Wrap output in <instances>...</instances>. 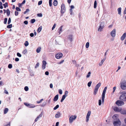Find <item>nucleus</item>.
I'll list each match as a JSON object with an SVG mask.
<instances>
[{
    "label": "nucleus",
    "mask_w": 126,
    "mask_h": 126,
    "mask_svg": "<svg viewBox=\"0 0 126 126\" xmlns=\"http://www.w3.org/2000/svg\"><path fill=\"white\" fill-rule=\"evenodd\" d=\"M106 57H105L101 61V62H100L99 63V66H101L102 65V64H103L105 60L106 59Z\"/></svg>",
    "instance_id": "obj_15"
},
{
    "label": "nucleus",
    "mask_w": 126,
    "mask_h": 126,
    "mask_svg": "<svg viewBox=\"0 0 126 126\" xmlns=\"http://www.w3.org/2000/svg\"><path fill=\"white\" fill-rule=\"evenodd\" d=\"M64 62V60H62L60 62H59V63H58V64H61V63H63Z\"/></svg>",
    "instance_id": "obj_57"
},
{
    "label": "nucleus",
    "mask_w": 126,
    "mask_h": 126,
    "mask_svg": "<svg viewBox=\"0 0 126 126\" xmlns=\"http://www.w3.org/2000/svg\"><path fill=\"white\" fill-rule=\"evenodd\" d=\"M68 92L67 91H65V92L64 94L63 95L61 99V102H62L63 100L65 99L66 97L67 96Z\"/></svg>",
    "instance_id": "obj_7"
},
{
    "label": "nucleus",
    "mask_w": 126,
    "mask_h": 126,
    "mask_svg": "<svg viewBox=\"0 0 126 126\" xmlns=\"http://www.w3.org/2000/svg\"><path fill=\"white\" fill-rule=\"evenodd\" d=\"M12 64H9L8 65V67L9 68L11 69L12 68Z\"/></svg>",
    "instance_id": "obj_45"
},
{
    "label": "nucleus",
    "mask_w": 126,
    "mask_h": 126,
    "mask_svg": "<svg viewBox=\"0 0 126 126\" xmlns=\"http://www.w3.org/2000/svg\"><path fill=\"white\" fill-rule=\"evenodd\" d=\"M49 74V72L47 71H46L45 72V74L47 75H48Z\"/></svg>",
    "instance_id": "obj_64"
},
{
    "label": "nucleus",
    "mask_w": 126,
    "mask_h": 126,
    "mask_svg": "<svg viewBox=\"0 0 126 126\" xmlns=\"http://www.w3.org/2000/svg\"><path fill=\"white\" fill-rule=\"evenodd\" d=\"M42 29V27L41 26L37 30V32L38 33H39L41 31Z\"/></svg>",
    "instance_id": "obj_27"
},
{
    "label": "nucleus",
    "mask_w": 126,
    "mask_h": 126,
    "mask_svg": "<svg viewBox=\"0 0 126 126\" xmlns=\"http://www.w3.org/2000/svg\"><path fill=\"white\" fill-rule=\"evenodd\" d=\"M56 24H55V23L54 24V25L53 26L52 28V30H53V29L55 28V27L56 26Z\"/></svg>",
    "instance_id": "obj_49"
},
{
    "label": "nucleus",
    "mask_w": 126,
    "mask_h": 126,
    "mask_svg": "<svg viewBox=\"0 0 126 126\" xmlns=\"http://www.w3.org/2000/svg\"><path fill=\"white\" fill-rule=\"evenodd\" d=\"M27 52V49H25L23 51V53L24 54H25Z\"/></svg>",
    "instance_id": "obj_41"
},
{
    "label": "nucleus",
    "mask_w": 126,
    "mask_h": 126,
    "mask_svg": "<svg viewBox=\"0 0 126 126\" xmlns=\"http://www.w3.org/2000/svg\"><path fill=\"white\" fill-rule=\"evenodd\" d=\"M120 113L122 114H126V110H122L121 109V110L120 111Z\"/></svg>",
    "instance_id": "obj_21"
},
{
    "label": "nucleus",
    "mask_w": 126,
    "mask_h": 126,
    "mask_svg": "<svg viewBox=\"0 0 126 126\" xmlns=\"http://www.w3.org/2000/svg\"><path fill=\"white\" fill-rule=\"evenodd\" d=\"M119 94H120L119 97L120 100L124 101H126V92H120Z\"/></svg>",
    "instance_id": "obj_1"
},
{
    "label": "nucleus",
    "mask_w": 126,
    "mask_h": 126,
    "mask_svg": "<svg viewBox=\"0 0 126 126\" xmlns=\"http://www.w3.org/2000/svg\"><path fill=\"white\" fill-rule=\"evenodd\" d=\"M41 48L40 47H39L38 48H37L36 50V51L37 53H39L41 51Z\"/></svg>",
    "instance_id": "obj_31"
},
{
    "label": "nucleus",
    "mask_w": 126,
    "mask_h": 126,
    "mask_svg": "<svg viewBox=\"0 0 126 126\" xmlns=\"http://www.w3.org/2000/svg\"><path fill=\"white\" fill-rule=\"evenodd\" d=\"M63 56V54L61 53H58L56 55V58L57 59L61 58Z\"/></svg>",
    "instance_id": "obj_13"
},
{
    "label": "nucleus",
    "mask_w": 126,
    "mask_h": 126,
    "mask_svg": "<svg viewBox=\"0 0 126 126\" xmlns=\"http://www.w3.org/2000/svg\"><path fill=\"white\" fill-rule=\"evenodd\" d=\"M59 93L60 94H62V91L61 89L59 90Z\"/></svg>",
    "instance_id": "obj_55"
},
{
    "label": "nucleus",
    "mask_w": 126,
    "mask_h": 126,
    "mask_svg": "<svg viewBox=\"0 0 126 126\" xmlns=\"http://www.w3.org/2000/svg\"><path fill=\"white\" fill-rule=\"evenodd\" d=\"M77 116L75 115H71V116H69V122L70 123H72L73 120H75Z\"/></svg>",
    "instance_id": "obj_5"
},
{
    "label": "nucleus",
    "mask_w": 126,
    "mask_h": 126,
    "mask_svg": "<svg viewBox=\"0 0 126 126\" xmlns=\"http://www.w3.org/2000/svg\"><path fill=\"white\" fill-rule=\"evenodd\" d=\"M59 95L58 94L56 95L54 97L53 100L55 101H57L58 99Z\"/></svg>",
    "instance_id": "obj_22"
},
{
    "label": "nucleus",
    "mask_w": 126,
    "mask_h": 126,
    "mask_svg": "<svg viewBox=\"0 0 126 126\" xmlns=\"http://www.w3.org/2000/svg\"><path fill=\"white\" fill-rule=\"evenodd\" d=\"M113 110L115 112H120V111L121 110V108L115 107L114 108Z\"/></svg>",
    "instance_id": "obj_12"
},
{
    "label": "nucleus",
    "mask_w": 126,
    "mask_h": 126,
    "mask_svg": "<svg viewBox=\"0 0 126 126\" xmlns=\"http://www.w3.org/2000/svg\"><path fill=\"white\" fill-rule=\"evenodd\" d=\"M24 89L25 91H27L28 90L29 88L28 87L26 86L25 87Z\"/></svg>",
    "instance_id": "obj_39"
},
{
    "label": "nucleus",
    "mask_w": 126,
    "mask_h": 126,
    "mask_svg": "<svg viewBox=\"0 0 126 126\" xmlns=\"http://www.w3.org/2000/svg\"><path fill=\"white\" fill-rule=\"evenodd\" d=\"M101 83L100 82H99L98 84H97L94 87V88L98 90V89L100 87V86L101 85Z\"/></svg>",
    "instance_id": "obj_19"
},
{
    "label": "nucleus",
    "mask_w": 126,
    "mask_h": 126,
    "mask_svg": "<svg viewBox=\"0 0 126 126\" xmlns=\"http://www.w3.org/2000/svg\"><path fill=\"white\" fill-rule=\"evenodd\" d=\"M19 60V59L18 58H16L15 59V61L16 62H18Z\"/></svg>",
    "instance_id": "obj_63"
},
{
    "label": "nucleus",
    "mask_w": 126,
    "mask_h": 126,
    "mask_svg": "<svg viewBox=\"0 0 126 126\" xmlns=\"http://www.w3.org/2000/svg\"><path fill=\"white\" fill-rule=\"evenodd\" d=\"M63 26H61L58 29V32L59 34H60V33L62 32L63 31L62 30V29L63 27Z\"/></svg>",
    "instance_id": "obj_20"
},
{
    "label": "nucleus",
    "mask_w": 126,
    "mask_h": 126,
    "mask_svg": "<svg viewBox=\"0 0 126 126\" xmlns=\"http://www.w3.org/2000/svg\"><path fill=\"white\" fill-rule=\"evenodd\" d=\"M91 112L90 111H89L87 114L86 117V121L88 122L89 120L90 116L91 114Z\"/></svg>",
    "instance_id": "obj_11"
},
{
    "label": "nucleus",
    "mask_w": 126,
    "mask_h": 126,
    "mask_svg": "<svg viewBox=\"0 0 126 126\" xmlns=\"http://www.w3.org/2000/svg\"><path fill=\"white\" fill-rule=\"evenodd\" d=\"M18 12L17 11H15V15L16 16H17L18 15Z\"/></svg>",
    "instance_id": "obj_61"
},
{
    "label": "nucleus",
    "mask_w": 126,
    "mask_h": 126,
    "mask_svg": "<svg viewBox=\"0 0 126 126\" xmlns=\"http://www.w3.org/2000/svg\"><path fill=\"white\" fill-rule=\"evenodd\" d=\"M91 74V72H89L88 73L87 75L86 76V77L87 78H89Z\"/></svg>",
    "instance_id": "obj_33"
},
{
    "label": "nucleus",
    "mask_w": 126,
    "mask_h": 126,
    "mask_svg": "<svg viewBox=\"0 0 126 126\" xmlns=\"http://www.w3.org/2000/svg\"><path fill=\"white\" fill-rule=\"evenodd\" d=\"M43 115V114L42 113H41L37 117L39 119Z\"/></svg>",
    "instance_id": "obj_53"
},
{
    "label": "nucleus",
    "mask_w": 126,
    "mask_h": 126,
    "mask_svg": "<svg viewBox=\"0 0 126 126\" xmlns=\"http://www.w3.org/2000/svg\"><path fill=\"white\" fill-rule=\"evenodd\" d=\"M35 19H31V23H33L35 22Z\"/></svg>",
    "instance_id": "obj_38"
},
{
    "label": "nucleus",
    "mask_w": 126,
    "mask_h": 126,
    "mask_svg": "<svg viewBox=\"0 0 126 126\" xmlns=\"http://www.w3.org/2000/svg\"><path fill=\"white\" fill-rule=\"evenodd\" d=\"M72 63H73L74 64H76V61L75 60H72Z\"/></svg>",
    "instance_id": "obj_56"
},
{
    "label": "nucleus",
    "mask_w": 126,
    "mask_h": 126,
    "mask_svg": "<svg viewBox=\"0 0 126 126\" xmlns=\"http://www.w3.org/2000/svg\"><path fill=\"white\" fill-rule=\"evenodd\" d=\"M121 8L119 7L117 9V11L118 12V14L119 15H120L121 12Z\"/></svg>",
    "instance_id": "obj_26"
},
{
    "label": "nucleus",
    "mask_w": 126,
    "mask_h": 126,
    "mask_svg": "<svg viewBox=\"0 0 126 126\" xmlns=\"http://www.w3.org/2000/svg\"><path fill=\"white\" fill-rule=\"evenodd\" d=\"M104 23L103 22H101L100 25L98 29V31L99 32H101L103 29L105 27Z\"/></svg>",
    "instance_id": "obj_4"
},
{
    "label": "nucleus",
    "mask_w": 126,
    "mask_h": 126,
    "mask_svg": "<svg viewBox=\"0 0 126 126\" xmlns=\"http://www.w3.org/2000/svg\"><path fill=\"white\" fill-rule=\"evenodd\" d=\"M126 37V33L125 32L122 36L121 38V40L122 41Z\"/></svg>",
    "instance_id": "obj_18"
},
{
    "label": "nucleus",
    "mask_w": 126,
    "mask_h": 126,
    "mask_svg": "<svg viewBox=\"0 0 126 126\" xmlns=\"http://www.w3.org/2000/svg\"><path fill=\"white\" fill-rule=\"evenodd\" d=\"M65 11V6L64 4H62L61 6V12L62 13H64Z\"/></svg>",
    "instance_id": "obj_8"
},
{
    "label": "nucleus",
    "mask_w": 126,
    "mask_h": 126,
    "mask_svg": "<svg viewBox=\"0 0 126 126\" xmlns=\"http://www.w3.org/2000/svg\"><path fill=\"white\" fill-rule=\"evenodd\" d=\"M72 35H70L68 36V39H69L71 42L72 41Z\"/></svg>",
    "instance_id": "obj_23"
},
{
    "label": "nucleus",
    "mask_w": 126,
    "mask_h": 126,
    "mask_svg": "<svg viewBox=\"0 0 126 126\" xmlns=\"http://www.w3.org/2000/svg\"><path fill=\"white\" fill-rule=\"evenodd\" d=\"M121 124V123L119 119L114 121L113 124L114 126H120Z\"/></svg>",
    "instance_id": "obj_6"
},
{
    "label": "nucleus",
    "mask_w": 126,
    "mask_h": 126,
    "mask_svg": "<svg viewBox=\"0 0 126 126\" xmlns=\"http://www.w3.org/2000/svg\"><path fill=\"white\" fill-rule=\"evenodd\" d=\"M7 18H5L4 19V24H6L7 23Z\"/></svg>",
    "instance_id": "obj_42"
},
{
    "label": "nucleus",
    "mask_w": 126,
    "mask_h": 126,
    "mask_svg": "<svg viewBox=\"0 0 126 126\" xmlns=\"http://www.w3.org/2000/svg\"><path fill=\"white\" fill-rule=\"evenodd\" d=\"M8 111V109L7 108H5L4 110V113L5 114Z\"/></svg>",
    "instance_id": "obj_29"
},
{
    "label": "nucleus",
    "mask_w": 126,
    "mask_h": 126,
    "mask_svg": "<svg viewBox=\"0 0 126 126\" xmlns=\"http://www.w3.org/2000/svg\"><path fill=\"white\" fill-rule=\"evenodd\" d=\"M24 44H25V46L26 47H27L29 43L27 41H26L25 42Z\"/></svg>",
    "instance_id": "obj_40"
},
{
    "label": "nucleus",
    "mask_w": 126,
    "mask_h": 126,
    "mask_svg": "<svg viewBox=\"0 0 126 126\" xmlns=\"http://www.w3.org/2000/svg\"><path fill=\"white\" fill-rule=\"evenodd\" d=\"M61 113L59 112L58 111L55 115V117L56 118H59L61 116Z\"/></svg>",
    "instance_id": "obj_17"
},
{
    "label": "nucleus",
    "mask_w": 126,
    "mask_h": 126,
    "mask_svg": "<svg viewBox=\"0 0 126 126\" xmlns=\"http://www.w3.org/2000/svg\"><path fill=\"white\" fill-rule=\"evenodd\" d=\"M59 107V105H56V106L54 108L53 110H56L57 109H58Z\"/></svg>",
    "instance_id": "obj_37"
},
{
    "label": "nucleus",
    "mask_w": 126,
    "mask_h": 126,
    "mask_svg": "<svg viewBox=\"0 0 126 126\" xmlns=\"http://www.w3.org/2000/svg\"><path fill=\"white\" fill-rule=\"evenodd\" d=\"M89 42H87L86 44V47L87 48H88L89 47Z\"/></svg>",
    "instance_id": "obj_36"
},
{
    "label": "nucleus",
    "mask_w": 126,
    "mask_h": 126,
    "mask_svg": "<svg viewBox=\"0 0 126 126\" xmlns=\"http://www.w3.org/2000/svg\"><path fill=\"white\" fill-rule=\"evenodd\" d=\"M110 35L112 37H115L116 34V31L115 29H113L112 31L110 32Z\"/></svg>",
    "instance_id": "obj_9"
},
{
    "label": "nucleus",
    "mask_w": 126,
    "mask_h": 126,
    "mask_svg": "<svg viewBox=\"0 0 126 126\" xmlns=\"http://www.w3.org/2000/svg\"><path fill=\"white\" fill-rule=\"evenodd\" d=\"M101 104V99H99L98 101V104L99 106H100Z\"/></svg>",
    "instance_id": "obj_47"
},
{
    "label": "nucleus",
    "mask_w": 126,
    "mask_h": 126,
    "mask_svg": "<svg viewBox=\"0 0 126 126\" xmlns=\"http://www.w3.org/2000/svg\"><path fill=\"white\" fill-rule=\"evenodd\" d=\"M53 4L54 6H56L57 4V1L56 0H55L53 3Z\"/></svg>",
    "instance_id": "obj_28"
},
{
    "label": "nucleus",
    "mask_w": 126,
    "mask_h": 126,
    "mask_svg": "<svg viewBox=\"0 0 126 126\" xmlns=\"http://www.w3.org/2000/svg\"><path fill=\"white\" fill-rule=\"evenodd\" d=\"M3 5L5 8L8 6V3L7 2H5V3L3 4Z\"/></svg>",
    "instance_id": "obj_34"
},
{
    "label": "nucleus",
    "mask_w": 126,
    "mask_h": 126,
    "mask_svg": "<svg viewBox=\"0 0 126 126\" xmlns=\"http://www.w3.org/2000/svg\"><path fill=\"white\" fill-rule=\"evenodd\" d=\"M12 24L8 25L7 26V27L8 28H11L12 27Z\"/></svg>",
    "instance_id": "obj_46"
},
{
    "label": "nucleus",
    "mask_w": 126,
    "mask_h": 126,
    "mask_svg": "<svg viewBox=\"0 0 126 126\" xmlns=\"http://www.w3.org/2000/svg\"><path fill=\"white\" fill-rule=\"evenodd\" d=\"M120 87L123 90L126 89V80L121 81L120 83Z\"/></svg>",
    "instance_id": "obj_2"
},
{
    "label": "nucleus",
    "mask_w": 126,
    "mask_h": 126,
    "mask_svg": "<svg viewBox=\"0 0 126 126\" xmlns=\"http://www.w3.org/2000/svg\"><path fill=\"white\" fill-rule=\"evenodd\" d=\"M28 107L30 108H33L35 107V105L32 104H28Z\"/></svg>",
    "instance_id": "obj_24"
},
{
    "label": "nucleus",
    "mask_w": 126,
    "mask_h": 126,
    "mask_svg": "<svg viewBox=\"0 0 126 126\" xmlns=\"http://www.w3.org/2000/svg\"><path fill=\"white\" fill-rule=\"evenodd\" d=\"M121 100H117L116 102V104L118 106H121L124 104V103Z\"/></svg>",
    "instance_id": "obj_10"
},
{
    "label": "nucleus",
    "mask_w": 126,
    "mask_h": 126,
    "mask_svg": "<svg viewBox=\"0 0 126 126\" xmlns=\"http://www.w3.org/2000/svg\"><path fill=\"white\" fill-rule=\"evenodd\" d=\"M92 83V82L91 81H90L88 82L87 84L88 87H90Z\"/></svg>",
    "instance_id": "obj_35"
},
{
    "label": "nucleus",
    "mask_w": 126,
    "mask_h": 126,
    "mask_svg": "<svg viewBox=\"0 0 126 126\" xmlns=\"http://www.w3.org/2000/svg\"><path fill=\"white\" fill-rule=\"evenodd\" d=\"M52 0H49V4L50 6H52Z\"/></svg>",
    "instance_id": "obj_44"
},
{
    "label": "nucleus",
    "mask_w": 126,
    "mask_h": 126,
    "mask_svg": "<svg viewBox=\"0 0 126 126\" xmlns=\"http://www.w3.org/2000/svg\"><path fill=\"white\" fill-rule=\"evenodd\" d=\"M37 16H38L39 17H41L42 16V14H37Z\"/></svg>",
    "instance_id": "obj_60"
},
{
    "label": "nucleus",
    "mask_w": 126,
    "mask_h": 126,
    "mask_svg": "<svg viewBox=\"0 0 126 126\" xmlns=\"http://www.w3.org/2000/svg\"><path fill=\"white\" fill-rule=\"evenodd\" d=\"M43 115V114L42 113H41L37 117L39 119Z\"/></svg>",
    "instance_id": "obj_52"
},
{
    "label": "nucleus",
    "mask_w": 126,
    "mask_h": 126,
    "mask_svg": "<svg viewBox=\"0 0 126 126\" xmlns=\"http://www.w3.org/2000/svg\"><path fill=\"white\" fill-rule=\"evenodd\" d=\"M11 22V19L10 18H9L8 21V24H9Z\"/></svg>",
    "instance_id": "obj_48"
},
{
    "label": "nucleus",
    "mask_w": 126,
    "mask_h": 126,
    "mask_svg": "<svg viewBox=\"0 0 126 126\" xmlns=\"http://www.w3.org/2000/svg\"><path fill=\"white\" fill-rule=\"evenodd\" d=\"M39 64L38 63L35 66V68H36L38 67L39 66Z\"/></svg>",
    "instance_id": "obj_58"
},
{
    "label": "nucleus",
    "mask_w": 126,
    "mask_h": 126,
    "mask_svg": "<svg viewBox=\"0 0 126 126\" xmlns=\"http://www.w3.org/2000/svg\"><path fill=\"white\" fill-rule=\"evenodd\" d=\"M118 115L117 114H114L112 117L113 119L114 120H117L118 119H119L118 118Z\"/></svg>",
    "instance_id": "obj_16"
},
{
    "label": "nucleus",
    "mask_w": 126,
    "mask_h": 126,
    "mask_svg": "<svg viewBox=\"0 0 126 126\" xmlns=\"http://www.w3.org/2000/svg\"><path fill=\"white\" fill-rule=\"evenodd\" d=\"M17 55L19 57H21V55L19 53H17Z\"/></svg>",
    "instance_id": "obj_51"
},
{
    "label": "nucleus",
    "mask_w": 126,
    "mask_h": 126,
    "mask_svg": "<svg viewBox=\"0 0 126 126\" xmlns=\"http://www.w3.org/2000/svg\"><path fill=\"white\" fill-rule=\"evenodd\" d=\"M42 0L39 1L38 2V5H41L42 3Z\"/></svg>",
    "instance_id": "obj_54"
},
{
    "label": "nucleus",
    "mask_w": 126,
    "mask_h": 126,
    "mask_svg": "<svg viewBox=\"0 0 126 126\" xmlns=\"http://www.w3.org/2000/svg\"><path fill=\"white\" fill-rule=\"evenodd\" d=\"M4 89V93H5L6 94H8V92L5 89Z\"/></svg>",
    "instance_id": "obj_59"
},
{
    "label": "nucleus",
    "mask_w": 126,
    "mask_h": 126,
    "mask_svg": "<svg viewBox=\"0 0 126 126\" xmlns=\"http://www.w3.org/2000/svg\"><path fill=\"white\" fill-rule=\"evenodd\" d=\"M46 64L47 63L44 60L43 61L42 65V69H43L44 70L45 68Z\"/></svg>",
    "instance_id": "obj_14"
},
{
    "label": "nucleus",
    "mask_w": 126,
    "mask_h": 126,
    "mask_svg": "<svg viewBox=\"0 0 126 126\" xmlns=\"http://www.w3.org/2000/svg\"><path fill=\"white\" fill-rule=\"evenodd\" d=\"M6 13L8 16H9L10 14V11L9 9H7L6 10Z\"/></svg>",
    "instance_id": "obj_30"
},
{
    "label": "nucleus",
    "mask_w": 126,
    "mask_h": 126,
    "mask_svg": "<svg viewBox=\"0 0 126 126\" xmlns=\"http://www.w3.org/2000/svg\"><path fill=\"white\" fill-rule=\"evenodd\" d=\"M16 9L17 11H21V9L18 7H16Z\"/></svg>",
    "instance_id": "obj_43"
},
{
    "label": "nucleus",
    "mask_w": 126,
    "mask_h": 126,
    "mask_svg": "<svg viewBox=\"0 0 126 126\" xmlns=\"http://www.w3.org/2000/svg\"><path fill=\"white\" fill-rule=\"evenodd\" d=\"M98 90L95 88H94V91L93 94L94 95H96L97 94Z\"/></svg>",
    "instance_id": "obj_25"
},
{
    "label": "nucleus",
    "mask_w": 126,
    "mask_h": 126,
    "mask_svg": "<svg viewBox=\"0 0 126 126\" xmlns=\"http://www.w3.org/2000/svg\"><path fill=\"white\" fill-rule=\"evenodd\" d=\"M29 10L28 9H26V11L24 12V14H26L27 12H29Z\"/></svg>",
    "instance_id": "obj_50"
},
{
    "label": "nucleus",
    "mask_w": 126,
    "mask_h": 126,
    "mask_svg": "<svg viewBox=\"0 0 126 126\" xmlns=\"http://www.w3.org/2000/svg\"><path fill=\"white\" fill-rule=\"evenodd\" d=\"M97 2L96 0H95L94 2V8H96V7Z\"/></svg>",
    "instance_id": "obj_32"
},
{
    "label": "nucleus",
    "mask_w": 126,
    "mask_h": 126,
    "mask_svg": "<svg viewBox=\"0 0 126 126\" xmlns=\"http://www.w3.org/2000/svg\"><path fill=\"white\" fill-rule=\"evenodd\" d=\"M107 88L106 87H105L104 88L103 92L102 97V103H104V102L105 94Z\"/></svg>",
    "instance_id": "obj_3"
},
{
    "label": "nucleus",
    "mask_w": 126,
    "mask_h": 126,
    "mask_svg": "<svg viewBox=\"0 0 126 126\" xmlns=\"http://www.w3.org/2000/svg\"><path fill=\"white\" fill-rule=\"evenodd\" d=\"M24 23L26 25H27L28 24V22L26 20L24 21Z\"/></svg>",
    "instance_id": "obj_62"
}]
</instances>
